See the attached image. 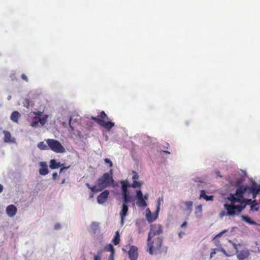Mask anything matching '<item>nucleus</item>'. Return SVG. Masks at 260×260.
I'll use <instances>...</instances> for the list:
<instances>
[{
	"label": "nucleus",
	"mask_w": 260,
	"mask_h": 260,
	"mask_svg": "<svg viewBox=\"0 0 260 260\" xmlns=\"http://www.w3.org/2000/svg\"><path fill=\"white\" fill-rule=\"evenodd\" d=\"M162 233V227L160 224H152L150 226V232L148 234L147 239V246L148 247V251L149 254H153V242L151 241L152 238L155 236L161 234Z\"/></svg>",
	"instance_id": "obj_1"
},
{
	"label": "nucleus",
	"mask_w": 260,
	"mask_h": 260,
	"mask_svg": "<svg viewBox=\"0 0 260 260\" xmlns=\"http://www.w3.org/2000/svg\"><path fill=\"white\" fill-rule=\"evenodd\" d=\"M113 170H110L109 173H104L103 176L97 180V185L101 191L104 188L112 185L114 183Z\"/></svg>",
	"instance_id": "obj_2"
},
{
	"label": "nucleus",
	"mask_w": 260,
	"mask_h": 260,
	"mask_svg": "<svg viewBox=\"0 0 260 260\" xmlns=\"http://www.w3.org/2000/svg\"><path fill=\"white\" fill-rule=\"evenodd\" d=\"M91 119L95 121L99 125L103 126L106 129L110 131L114 126V123L111 121L105 122L104 119H108L107 114L104 111L101 112L100 117L91 116Z\"/></svg>",
	"instance_id": "obj_3"
},
{
	"label": "nucleus",
	"mask_w": 260,
	"mask_h": 260,
	"mask_svg": "<svg viewBox=\"0 0 260 260\" xmlns=\"http://www.w3.org/2000/svg\"><path fill=\"white\" fill-rule=\"evenodd\" d=\"M46 143L48 145L49 149L55 153H62L66 152V149L57 140L52 139L46 140Z\"/></svg>",
	"instance_id": "obj_4"
},
{
	"label": "nucleus",
	"mask_w": 260,
	"mask_h": 260,
	"mask_svg": "<svg viewBox=\"0 0 260 260\" xmlns=\"http://www.w3.org/2000/svg\"><path fill=\"white\" fill-rule=\"evenodd\" d=\"M231 200L232 202L231 205L225 204L224 206L226 209V211H242V210L245 208V205H235L234 204L238 201V200L234 197L233 194H231Z\"/></svg>",
	"instance_id": "obj_5"
},
{
	"label": "nucleus",
	"mask_w": 260,
	"mask_h": 260,
	"mask_svg": "<svg viewBox=\"0 0 260 260\" xmlns=\"http://www.w3.org/2000/svg\"><path fill=\"white\" fill-rule=\"evenodd\" d=\"M121 189L123 201L125 203H132L133 202V199L129 196V192L127 190L128 184L125 181H121Z\"/></svg>",
	"instance_id": "obj_6"
},
{
	"label": "nucleus",
	"mask_w": 260,
	"mask_h": 260,
	"mask_svg": "<svg viewBox=\"0 0 260 260\" xmlns=\"http://www.w3.org/2000/svg\"><path fill=\"white\" fill-rule=\"evenodd\" d=\"M128 254L130 260H137L138 258V248L134 245L131 246Z\"/></svg>",
	"instance_id": "obj_7"
},
{
	"label": "nucleus",
	"mask_w": 260,
	"mask_h": 260,
	"mask_svg": "<svg viewBox=\"0 0 260 260\" xmlns=\"http://www.w3.org/2000/svg\"><path fill=\"white\" fill-rule=\"evenodd\" d=\"M109 195V191L108 190H105L101 192L97 197V201L98 203L103 204L107 200Z\"/></svg>",
	"instance_id": "obj_8"
},
{
	"label": "nucleus",
	"mask_w": 260,
	"mask_h": 260,
	"mask_svg": "<svg viewBox=\"0 0 260 260\" xmlns=\"http://www.w3.org/2000/svg\"><path fill=\"white\" fill-rule=\"evenodd\" d=\"M247 190L251 192L253 197L255 196L260 191V185H257L255 182H253L250 186H247Z\"/></svg>",
	"instance_id": "obj_9"
},
{
	"label": "nucleus",
	"mask_w": 260,
	"mask_h": 260,
	"mask_svg": "<svg viewBox=\"0 0 260 260\" xmlns=\"http://www.w3.org/2000/svg\"><path fill=\"white\" fill-rule=\"evenodd\" d=\"M100 224V222L92 221L89 227V232L91 235H95L99 230Z\"/></svg>",
	"instance_id": "obj_10"
},
{
	"label": "nucleus",
	"mask_w": 260,
	"mask_h": 260,
	"mask_svg": "<svg viewBox=\"0 0 260 260\" xmlns=\"http://www.w3.org/2000/svg\"><path fill=\"white\" fill-rule=\"evenodd\" d=\"M4 141L6 143H16L15 139L12 138L11 133L7 131H4Z\"/></svg>",
	"instance_id": "obj_11"
},
{
	"label": "nucleus",
	"mask_w": 260,
	"mask_h": 260,
	"mask_svg": "<svg viewBox=\"0 0 260 260\" xmlns=\"http://www.w3.org/2000/svg\"><path fill=\"white\" fill-rule=\"evenodd\" d=\"M159 212H146V218L149 222H152L157 219Z\"/></svg>",
	"instance_id": "obj_12"
},
{
	"label": "nucleus",
	"mask_w": 260,
	"mask_h": 260,
	"mask_svg": "<svg viewBox=\"0 0 260 260\" xmlns=\"http://www.w3.org/2000/svg\"><path fill=\"white\" fill-rule=\"evenodd\" d=\"M40 165L41 166V168L39 169L40 174L41 175H47L49 171L46 163L45 162L41 161L40 162Z\"/></svg>",
	"instance_id": "obj_13"
},
{
	"label": "nucleus",
	"mask_w": 260,
	"mask_h": 260,
	"mask_svg": "<svg viewBox=\"0 0 260 260\" xmlns=\"http://www.w3.org/2000/svg\"><path fill=\"white\" fill-rule=\"evenodd\" d=\"M249 252L247 250H243L240 251L237 255V257L239 260H244L248 257Z\"/></svg>",
	"instance_id": "obj_14"
},
{
	"label": "nucleus",
	"mask_w": 260,
	"mask_h": 260,
	"mask_svg": "<svg viewBox=\"0 0 260 260\" xmlns=\"http://www.w3.org/2000/svg\"><path fill=\"white\" fill-rule=\"evenodd\" d=\"M248 187L247 186H241L239 188H238L236 191V195L239 197H241L243 196V194L247 191Z\"/></svg>",
	"instance_id": "obj_15"
},
{
	"label": "nucleus",
	"mask_w": 260,
	"mask_h": 260,
	"mask_svg": "<svg viewBox=\"0 0 260 260\" xmlns=\"http://www.w3.org/2000/svg\"><path fill=\"white\" fill-rule=\"evenodd\" d=\"M21 116V114L18 111H14L11 115V119L14 122L18 123V119Z\"/></svg>",
	"instance_id": "obj_16"
},
{
	"label": "nucleus",
	"mask_w": 260,
	"mask_h": 260,
	"mask_svg": "<svg viewBox=\"0 0 260 260\" xmlns=\"http://www.w3.org/2000/svg\"><path fill=\"white\" fill-rule=\"evenodd\" d=\"M136 204L140 207L145 208L147 206L146 202L143 198L137 199Z\"/></svg>",
	"instance_id": "obj_17"
},
{
	"label": "nucleus",
	"mask_w": 260,
	"mask_h": 260,
	"mask_svg": "<svg viewBox=\"0 0 260 260\" xmlns=\"http://www.w3.org/2000/svg\"><path fill=\"white\" fill-rule=\"evenodd\" d=\"M62 164L60 162H56L55 159H51L50 161V168L52 169H55L60 167Z\"/></svg>",
	"instance_id": "obj_18"
},
{
	"label": "nucleus",
	"mask_w": 260,
	"mask_h": 260,
	"mask_svg": "<svg viewBox=\"0 0 260 260\" xmlns=\"http://www.w3.org/2000/svg\"><path fill=\"white\" fill-rule=\"evenodd\" d=\"M200 197L201 198L204 199L205 200H206L207 201H212L213 200V196H208L206 195V192L204 190H201Z\"/></svg>",
	"instance_id": "obj_19"
},
{
	"label": "nucleus",
	"mask_w": 260,
	"mask_h": 260,
	"mask_svg": "<svg viewBox=\"0 0 260 260\" xmlns=\"http://www.w3.org/2000/svg\"><path fill=\"white\" fill-rule=\"evenodd\" d=\"M163 238L162 237H158L155 241V248L159 249L162 244Z\"/></svg>",
	"instance_id": "obj_20"
},
{
	"label": "nucleus",
	"mask_w": 260,
	"mask_h": 260,
	"mask_svg": "<svg viewBox=\"0 0 260 260\" xmlns=\"http://www.w3.org/2000/svg\"><path fill=\"white\" fill-rule=\"evenodd\" d=\"M87 187L90 189L92 192H98L101 191V189H99L98 185H93V186H90V185L89 183H86Z\"/></svg>",
	"instance_id": "obj_21"
},
{
	"label": "nucleus",
	"mask_w": 260,
	"mask_h": 260,
	"mask_svg": "<svg viewBox=\"0 0 260 260\" xmlns=\"http://www.w3.org/2000/svg\"><path fill=\"white\" fill-rule=\"evenodd\" d=\"M112 242L115 245H117L120 242V235L118 231H116L115 235L112 240Z\"/></svg>",
	"instance_id": "obj_22"
},
{
	"label": "nucleus",
	"mask_w": 260,
	"mask_h": 260,
	"mask_svg": "<svg viewBox=\"0 0 260 260\" xmlns=\"http://www.w3.org/2000/svg\"><path fill=\"white\" fill-rule=\"evenodd\" d=\"M105 250H106L107 251H110V254H114L115 253V249L114 248L112 244H109L107 245L105 248Z\"/></svg>",
	"instance_id": "obj_23"
},
{
	"label": "nucleus",
	"mask_w": 260,
	"mask_h": 260,
	"mask_svg": "<svg viewBox=\"0 0 260 260\" xmlns=\"http://www.w3.org/2000/svg\"><path fill=\"white\" fill-rule=\"evenodd\" d=\"M241 217H242L243 220H244V221H245L246 222H247V223H248L249 224H251V225H255V224H256V223L254 221L252 220L248 216L242 215L241 216Z\"/></svg>",
	"instance_id": "obj_24"
},
{
	"label": "nucleus",
	"mask_w": 260,
	"mask_h": 260,
	"mask_svg": "<svg viewBox=\"0 0 260 260\" xmlns=\"http://www.w3.org/2000/svg\"><path fill=\"white\" fill-rule=\"evenodd\" d=\"M40 117L38 116H35L32 119V121L31 123L32 127H37L40 122Z\"/></svg>",
	"instance_id": "obj_25"
},
{
	"label": "nucleus",
	"mask_w": 260,
	"mask_h": 260,
	"mask_svg": "<svg viewBox=\"0 0 260 260\" xmlns=\"http://www.w3.org/2000/svg\"><path fill=\"white\" fill-rule=\"evenodd\" d=\"M38 148L41 150H49L48 145H46L44 142H41L38 144Z\"/></svg>",
	"instance_id": "obj_26"
},
{
	"label": "nucleus",
	"mask_w": 260,
	"mask_h": 260,
	"mask_svg": "<svg viewBox=\"0 0 260 260\" xmlns=\"http://www.w3.org/2000/svg\"><path fill=\"white\" fill-rule=\"evenodd\" d=\"M22 104L24 107L28 108L30 106H33L34 104L28 99H25L23 103Z\"/></svg>",
	"instance_id": "obj_27"
},
{
	"label": "nucleus",
	"mask_w": 260,
	"mask_h": 260,
	"mask_svg": "<svg viewBox=\"0 0 260 260\" xmlns=\"http://www.w3.org/2000/svg\"><path fill=\"white\" fill-rule=\"evenodd\" d=\"M240 212H220V217H223L224 216L228 215L230 216H233L235 215H238Z\"/></svg>",
	"instance_id": "obj_28"
},
{
	"label": "nucleus",
	"mask_w": 260,
	"mask_h": 260,
	"mask_svg": "<svg viewBox=\"0 0 260 260\" xmlns=\"http://www.w3.org/2000/svg\"><path fill=\"white\" fill-rule=\"evenodd\" d=\"M128 212H120V224L121 225H123L124 224V218L127 215Z\"/></svg>",
	"instance_id": "obj_29"
},
{
	"label": "nucleus",
	"mask_w": 260,
	"mask_h": 260,
	"mask_svg": "<svg viewBox=\"0 0 260 260\" xmlns=\"http://www.w3.org/2000/svg\"><path fill=\"white\" fill-rule=\"evenodd\" d=\"M163 203V198L160 197L157 199V208L155 211H159L160 210V205Z\"/></svg>",
	"instance_id": "obj_30"
},
{
	"label": "nucleus",
	"mask_w": 260,
	"mask_h": 260,
	"mask_svg": "<svg viewBox=\"0 0 260 260\" xmlns=\"http://www.w3.org/2000/svg\"><path fill=\"white\" fill-rule=\"evenodd\" d=\"M6 211H17V208L14 205H10L8 206Z\"/></svg>",
	"instance_id": "obj_31"
},
{
	"label": "nucleus",
	"mask_w": 260,
	"mask_h": 260,
	"mask_svg": "<svg viewBox=\"0 0 260 260\" xmlns=\"http://www.w3.org/2000/svg\"><path fill=\"white\" fill-rule=\"evenodd\" d=\"M47 118V115H45V116L43 117H40V123H41L42 126H43L46 123Z\"/></svg>",
	"instance_id": "obj_32"
},
{
	"label": "nucleus",
	"mask_w": 260,
	"mask_h": 260,
	"mask_svg": "<svg viewBox=\"0 0 260 260\" xmlns=\"http://www.w3.org/2000/svg\"><path fill=\"white\" fill-rule=\"evenodd\" d=\"M193 203L191 201H187L185 203V207L188 210H191L192 209Z\"/></svg>",
	"instance_id": "obj_33"
},
{
	"label": "nucleus",
	"mask_w": 260,
	"mask_h": 260,
	"mask_svg": "<svg viewBox=\"0 0 260 260\" xmlns=\"http://www.w3.org/2000/svg\"><path fill=\"white\" fill-rule=\"evenodd\" d=\"M102 253V250H99L98 252L97 255H94V260H101V255Z\"/></svg>",
	"instance_id": "obj_34"
},
{
	"label": "nucleus",
	"mask_w": 260,
	"mask_h": 260,
	"mask_svg": "<svg viewBox=\"0 0 260 260\" xmlns=\"http://www.w3.org/2000/svg\"><path fill=\"white\" fill-rule=\"evenodd\" d=\"M141 183L137 182L136 180H134V182L132 184V187L135 188L136 187H140L141 185Z\"/></svg>",
	"instance_id": "obj_35"
},
{
	"label": "nucleus",
	"mask_w": 260,
	"mask_h": 260,
	"mask_svg": "<svg viewBox=\"0 0 260 260\" xmlns=\"http://www.w3.org/2000/svg\"><path fill=\"white\" fill-rule=\"evenodd\" d=\"M123 202L124 203L122 205V209L121 211H128V207L126 205L128 203H125L124 201Z\"/></svg>",
	"instance_id": "obj_36"
},
{
	"label": "nucleus",
	"mask_w": 260,
	"mask_h": 260,
	"mask_svg": "<svg viewBox=\"0 0 260 260\" xmlns=\"http://www.w3.org/2000/svg\"><path fill=\"white\" fill-rule=\"evenodd\" d=\"M104 161L106 164H108L109 165V167L110 168L112 167L113 166V164H112V162L108 158H105L104 159Z\"/></svg>",
	"instance_id": "obj_37"
},
{
	"label": "nucleus",
	"mask_w": 260,
	"mask_h": 260,
	"mask_svg": "<svg viewBox=\"0 0 260 260\" xmlns=\"http://www.w3.org/2000/svg\"><path fill=\"white\" fill-rule=\"evenodd\" d=\"M137 199L143 198L142 192L140 190L137 191Z\"/></svg>",
	"instance_id": "obj_38"
},
{
	"label": "nucleus",
	"mask_w": 260,
	"mask_h": 260,
	"mask_svg": "<svg viewBox=\"0 0 260 260\" xmlns=\"http://www.w3.org/2000/svg\"><path fill=\"white\" fill-rule=\"evenodd\" d=\"M54 229L56 230H60L61 228V226L60 225V223H56L55 225H54Z\"/></svg>",
	"instance_id": "obj_39"
},
{
	"label": "nucleus",
	"mask_w": 260,
	"mask_h": 260,
	"mask_svg": "<svg viewBox=\"0 0 260 260\" xmlns=\"http://www.w3.org/2000/svg\"><path fill=\"white\" fill-rule=\"evenodd\" d=\"M228 231L227 230H224L223 231H222V232H220L219 233H218V234H217L215 238H216V237H220L223 234H224L225 232H226Z\"/></svg>",
	"instance_id": "obj_40"
},
{
	"label": "nucleus",
	"mask_w": 260,
	"mask_h": 260,
	"mask_svg": "<svg viewBox=\"0 0 260 260\" xmlns=\"http://www.w3.org/2000/svg\"><path fill=\"white\" fill-rule=\"evenodd\" d=\"M133 179L134 180H136L138 179L139 178V175H138V174L136 172H133Z\"/></svg>",
	"instance_id": "obj_41"
},
{
	"label": "nucleus",
	"mask_w": 260,
	"mask_h": 260,
	"mask_svg": "<svg viewBox=\"0 0 260 260\" xmlns=\"http://www.w3.org/2000/svg\"><path fill=\"white\" fill-rule=\"evenodd\" d=\"M33 114H35L36 116H38L39 117H41L42 115V112L40 111L34 112Z\"/></svg>",
	"instance_id": "obj_42"
},
{
	"label": "nucleus",
	"mask_w": 260,
	"mask_h": 260,
	"mask_svg": "<svg viewBox=\"0 0 260 260\" xmlns=\"http://www.w3.org/2000/svg\"><path fill=\"white\" fill-rule=\"evenodd\" d=\"M72 117H70L69 119V126L72 131H74V127L71 125Z\"/></svg>",
	"instance_id": "obj_43"
},
{
	"label": "nucleus",
	"mask_w": 260,
	"mask_h": 260,
	"mask_svg": "<svg viewBox=\"0 0 260 260\" xmlns=\"http://www.w3.org/2000/svg\"><path fill=\"white\" fill-rule=\"evenodd\" d=\"M229 242L232 244L234 248L236 250V252H238V248H237V244L236 243H233L232 242V241L230 240H229Z\"/></svg>",
	"instance_id": "obj_44"
},
{
	"label": "nucleus",
	"mask_w": 260,
	"mask_h": 260,
	"mask_svg": "<svg viewBox=\"0 0 260 260\" xmlns=\"http://www.w3.org/2000/svg\"><path fill=\"white\" fill-rule=\"evenodd\" d=\"M7 213L9 217H13L15 215L16 212H7Z\"/></svg>",
	"instance_id": "obj_45"
},
{
	"label": "nucleus",
	"mask_w": 260,
	"mask_h": 260,
	"mask_svg": "<svg viewBox=\"0 0 260 260\" xmlns=\"http://www.w3.org/2000/svg\"><path fill=\"white\" fill-rule=\"evenodd\" d=\"M256 202V201L254 200L253 202H252V205L250 206V208H251V210H252L255 206H256V205H258L257 203H255Z\"/></svg>",
	"instance_id": "obj_46"
},
{
	"label": "nucleus",
	"mask_w": 260,
	"mask_h": 260,
	"mask_svg": "<svg viewBox=\"0 0 260 260\" xmlns=\"http://www.w3.org/2000/svg\"><path fill=\"white\" fill-rule=\"evenodd\" d=\"M21 78L26 81H28L27 77L24 74L21 75Z\"/></svg>",
	"instance_id": "obj_47"
},
{
	"label": "nucleus",
	"mask_w": 260,
	"mask_h": 260,
	"mask_svg": "<svg viewBox=\"0 0 260 260\" xmlns=\"http://www.w3.org/2000/svg\"><path fill=\"white\" fill-rule=\"evenodd\" d=\"M58 176V174L56 172H55L54 173H53L52 174V178L54 179V180H55L56 179V178Z\"/></svg>",
	"instance_id": "obj_48"
},
{
	"label": "nucleus",
	"mask_w": 260,
	"mask_h": 260,
	"mask_svg": "<svg viewBox=\"0 0 260 260\" xmlns=\"http://www.w3.org/2000/svg\"><path fill=\"white\" fill-rule=\"evenodd\" d=\"M185 235V232H181L178 234V236L180 239L182 238V236Z\"/></svg>",
	"instance_id": "obj_49"
},
{
	"label": "nucleus",
	"mask_w": 260,
	"mask_h": 260,
	"mask_svg": "<svg viewBox=\"0 0 260 260\" xmlns=\"http://www.w3.org/2000/svg\"><path fill=\"white\" fill-rule=\"evenodd\" d=\"M114 254H110L109 256L108 260H114Z\"/></svg>",
	"instance_id": "obj_50"
},
{
	"label": "nucleus",
	"mask_w": 260,
	"mask_h": 260,
	"mask_svg": "<svg viewBox=\"0 0 260 260\" xmlns=\"http://www.w3.org/2000/svg\"><path fill=\"white\" fill-rule=\"evenodd\" d=\"M219 250L222 252L223 253H224L225 255H227V254H226V251L223 248H220L219 249Z\"/></svg>",
	"instance_id": "obj_51"
},
{
	"label": "nucleus",
	"mask_w": 260,
	"mask_h": 260,
	"mask_svg": "<svg viewBox=\"0 0 260 260\" xmlns=\"http://www.w3.org/2000/svg\"><path fill=\"white\" fill-rule=\"evenodd\" d=\"M216 253L215 249H213L210 253V257H212L214 254Z\"/></svg>",
	"instance_id": "obj_52"
},
{
	"label": "nucleus",
	"mask_w": 260,
	"mask_h": 260,
	"mask_svg": "<svg viewBox=\"0 0 260 260\" xmlns=\"http://www.w3.org/2000/svg\"><path fill=\"white\" fill-rule=\"evenodd\" d=\"M69 168V167H63L62 168H61L60 170V173H61L64 170H66V169H67Z\"/></svg>",
	"instance_id": "obj_53"
},
{
	"label": "nucleus",
	"mask_w": 260,
	"mask_h": 260,
	"mask_svg": "<svg viewBox=\"0 0 260 260\" xmlns=\"http://www.w3.org/2000/svg\"><path fill=\"white\" fill-rule=\"evenodd\" d=\"M187 224V222L186 221H184L182 224L181 225V228H183V227H185Z\"/></svg>",
	"instance_id": "obj_54"
},
{
	"label": "nucleus",
	"mask_w": 260,
	"mask_h": 260,
	"mask_svg": "<svg viewBox=\"0 0 260 260\" xmlns=\"http://www.w3.org/2000/svg\"><path fill=\"white\" fill-rule=\"evenodd\" d=\"M215 173L217 177H222V176L220 175V173L219 171H216Z\"/></svg>",
	"instance_id": "obj_55"
},
{
	"label": "nucleus",
	"mask_w": 260,
	"mask_h": 260,
	"mask_svg": "<svg viewBox=\"0 0 260 260\" xmlns=\"http://www.w3.org/2000/svg\"><path fill=\"white\" fill-rule=\"evenodd\" d=\"M162 251L164 252L165 254H166L167 251V247H163Z\"/></svg>",
	"instance_id": "obj_56"
},
{
	"label": "nucleus",
	"mask_w": 260,
	"mask_h": 260,
	"mask_svg": "<svg viewBox=\"0 0 260 260\" xmlns=\"http://www.w3.org/2000/svg\"><path fill=\"white\" fill-rule=\"evenodd\" d=\"M143 198L145 199V201H146V200H148V195L147 194H145L144 196H143Z\"/></svg>",
	"instance_id": "obj_57"
},
{
	"label": "nucleus",
	"mask_w": 260,
	"mask_h": 260,
	"mask_svg": "<svg viewBox=\"0 0 260 260\" xmlns=\"http://www.w3.org/2000/svg\"><path fill=\"white\" fill-rule=\"evenodd\" d=\"M3 190V186L2 184H0V193L2 192Z\"/></svg>",
	"instance_id": "obj_58"
},
{
	"label": "nucleus",
	"mask_w": 260,
	"mask_h": 260,
	"mask_svg": "<svg viewBox=\"0 0 260 260\" xmlns=\"http://www.w3.org/2000/svg\"><path fill=\"white\" fill-rule=\"evenodd\" d=\"M163 152H164L165 153H168V154L170 153V152L169 151H167V150H164V151H163Z\"/></svg>",
	"instance_id": "obj_59"
},
{
	"label": "nucleus",
	"mask_w": 260,
	"mask_h": 260,
	"mask_svg": "<svg viewBox=\"0 0 260 260\" xmlns=\"http://www.w3.org/2000/svg\"><path fill=\"white\" fill-rule=\"evenodd\" d=\"M252 202V201L251 200H247V204H249V203H251Z\"/></svg>",
	"instance_id": "obj_60"
},
{
	"label": "nucleus",
	"mask_w": 260,
	"mask_h": 260,
	"mask_svg": "<svg viewBox=\"0 0 260 260\" xmlns=\"http://www.w3.org/2000/svg\"><path fill=\"white\" fill-rule=\"evenodd\" d=\"M65 180H66V179H63L62 180V181H61V184H63V183L65 182Z\"/></svg>",
	"instance_id": "obj_61"
},
{
	"label": "nucleus",
	"mask_w": 260,
	"mask_h": 260,
	"mask_svg": "<svg viewBox=\"0 0 260 260\" xmlns=\"http://www.w3.org/2000/svg\"><path fill=\"white\" fill-rule=\"evenodd\" d=\"M198 208H199V210H201L202 209V205L198 206Z\"/></svg>",
	"instance_id": "obj_62"
},
{
	"label": "nucleus",
	"mask_w": 260,
	"mask_h": 260,
	"mask_svg": "<svg viewBox=\"0 0 260 260\" xmlns=\"http://www.w3.org/2000/svg\"><path fill=\"white\" fill-rule=\"evenodd\" d=\"M122 250L123 251L125 252H126V249H125L124 248H122Z\"/></svg>",
	"instance_id": "obj_63"
},
{
	"label": "nucleus",
	"mask_w": 260,
	"mask_h": 260,
	"mask_svg": "<svg viewBox=\"0 0 260 260\" xmlns=\"http://www.w3.org/2000/svg\"><path fill=\"white\" fill-rule=\"evenodd\" d=\"M145 211H147V212H149V211H150L149 208H147Z\"/></svg>",
	"instance_id": "obj_64"
}]
</instances>
